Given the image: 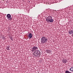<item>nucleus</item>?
I'll return each instance as SVG.
<instances>
[{"label": "nucleus", "instance_id": "f257e3e1", "mask_svg": "<svg viewBox=\"0 0 73 73\" xmlns=\"http://www.w3.org/2000/svg\"><path fill=\"white\" fill-rule=\"evenodd\" d=\"M31 51L33 52H34L33 55L34 57H40L41 55V52L38 51V47L36 46H34L32 48Z\"/></svg>", "mask_w": 73, "mask_h": 73}, {"label": "nucleus", "instance_id": "f03ea898", "mask_svg": "<svg viewBox=\"0 0 73 73\" xmlns=\"http://www.w3.org/2000/svg\"><path fill=\"white\" fill-rule=\"evenodd\" d=\"M46 21L47 23H53V19H52V17L50 16H48L46 19Z\"/></svg>", "mask_w": 73, "mask_h": 73}, {"label": "nucleus", "instance_id": "7ed1b4c3", "mask_svg": "<svg viewBox=\"0 0 73 73\" xmlns=\"http://www.w3.org/2000/svg\"><path fill=\"white\" fill-rule=\"evenodd\" d=\"M47 42V39L46 38L42 36L41 37V44H45V42Z\"/></svg>", "mask_w": 73, "mask_h": 73}, {"label": "nucleus", "instance_id": "20e7f679", "mask_svg": "<svg viewBox=\"0 0 73 73\" xmlns=\"http://www.w3.org/2000/svg\"><path fill=\"white\" fill-rule=\"evenodd\" d=\"M7 17L8 20H12V17H11V14H9L7 15Z\"/></svg>", "mask_w": 73, "mask_h": 73}, {"label": "nucleus", "instance_id": "39448f33", "mask_svg": "<svg viewBox=\"0 0 73 73\" xmlns=\"http://www.w3.org/2000/svg\"><path fill=\"white\" fill-rule=\"evenodd\" d=\"M33 36V35H32V33H30L29 34V37L31 38H32Z\"/></svg>", "mask_w": 73, "mask_h": 73}, {"label": "nucleus", "instance_id": "423d86ee", "mask_svg": "<svg viewBox=\"0 0 73 73\" xmlns=\"http://www.w3.org/2000/svg\"><path fill=\"white\" fill-rule=\"evenodd\" d=\"M68 33H69V34L70 35L71 34H72L73 33V30H72L70 31H68Z\"/></svg>", "mask_w": 73, "mask_h": 73}, {"label": "nucleus", "instance_id": "0eeeda50", "mask_svg": "<svg viewBox=\"0 0 73 73\" xmlns=\"http://www.w3.org/2000/svg\"><path fill=\"white\" fill-rule=\"evenodd\" d=\"M67 61V59H63V63H66Z\"/></svg>", "mask_w": 73, "mask_h": 73}, {"label": "nucleus", "instance_id": "6e6552de", "mask_svg": "<svg viewBox=\"0 0 73 73\" xmlns=\"http://www.w3.org/2000/svg\"><path fill=\"white\" fill-rule=\"evenodd\" d=\"M70 70L71 71V72H73V67H71L70 69Z\"/></svg>", "mask_w": 73, "mask_h": 73}, {"label": "nucleus", "instance_id": "1a4fd4ad", "mask_svg": "<svg viewBox=\"0 0 73 73\" xmlns=\"http://www.w3.org/2000/svg\"><path fill=\"white\" fill-rule=\"evenodd\" d=\"M65 73H72V72H70L68 70H66L65 71Z\"/></svg>", "mask_w": 73, "mask_h": 73}, {"label": "nucleus", "instance_id": "9d476101", "mask_svg": "<svg viewBox=\"0 0 73 73\" xmlns=\"http://www.w3.org/2000/svg\"><path fill=\"white\" fill-rule=\"evenodd\" d=\"M7 49L8 50H9V46H8L7 47Z\"/></svg>", "mask_w": 73, "mask_h": 73}, {"label": "nucleus", "instance_id": "9b49d317", "mask_svg": "<svg viewBox=\"0 0 73 73\" xmlns=\"http://www.w3.org/2000/svg\"><path fill=\"white\" fill-rule=\"evenodd\" d=\"M47 53H50V50H47Z\"/></svg>", "mask_w": 73, "mask_h": 73}, {"label": "nucleus", "instance_id": "f8f14e48", "mask_svg": "<svg viewBox=\"0 0 73 73\" xmlns=\"http://www.w3.org/2000/svg\"><path fill=\"white\" fill-rule=\"evenodd\" d=\"M2 39H3V40H5V37H2Z\"/></svg>", "mask_w": 73, "mask_h": 73}, {"label": "nucleus", "instance_id": "ddd939ff", "mask_svg": "<svg viewBox=\"0 0 73 73\" xmlns=\"http://www.w3.org/2000/svg\"><path fill=\"white\" fill-rule=\"evenodd\" d=\"M10 38L11 40H12V41H13V38H12V36L10 37Z\"/></svg>", "mask_w": 73, "mask_h": 73}, {"label": "nucleus", "instance_id": "4468645a", "mask_svg": "<svg viewBox=\"0 0 73 73\" xmlns=\"http://www.w3.org/2000/svg\"><path fill=\"white\" fill-rule=\"evenodd\" d=\"M44 13H45V11H44Z\"/></svg>", "mask_w": 73, "mask_h": 73}]
</instances>
